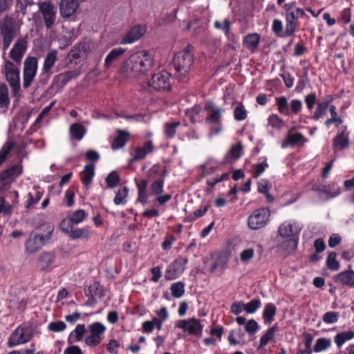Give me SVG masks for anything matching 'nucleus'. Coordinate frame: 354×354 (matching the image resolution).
<instances>
[{"label":"nucleus","instance_id":"obj_43","mask_svg":"<svg viewBox=\"0 0 354 354\" xmlns=\"http://www.w3.org/2000/svg\"><path fill=\"white\" fill-rule=\"evenodd\" d=\"M120 182V176L118 171H112L105 178V183L107 188L113 189L117 187Z\"/></svg>","mask_w":354,"mask_h":354},{"label":"nucleus","instance_id":"obj_50","mask_svg":"<svg viewBox=\"0 0 354 354\" xmlns=\"http://www.w3.org/2000/svg\"><path fill=\"white\" fill-rule=\"evenodd\" d=\"M128 193L129 189L126 186L120 188L116 192L115 196L113 199L114 204L116 205L125 204Z\"/></svg>","mask_w":354,"mask_h":354},{"label":"nucleus","instance_id":"obj_38","mask_svg":"<svg viewBox=\"0 0 354 354\" xmlns=\"http://www.w3.org/2000/svg\"><path fill=\"white\" fill-rule=\"evenodd\" d=\"M354 338V332L353 330L344 331L337 333L334 337V342L338 348H341L344 343Z\"/></svg>","mask_w":354,"mask_h":354},{"label":"nucleus","instance_id":"obj_35","mask_svg":"<svg viewBox=\"0 0 354 354\" xmlns=\"http://www.w3.org/2000/svg\"><path fill=\"white\" fill-rule=\"evenodd\" d=\"M86 133V128L80 123H74L70 126L69 133L71 139L80 141Z\"/></svg>","mask_w":354,"mask_h":354},{"label":"nucleus","instance_id":"obj_18","mask_svg":"<svg viewBox=\"0 0 354 354\" xmlns=\"http://www.w3.org/2000/svg\"><path fill=\"white\" fill-rule=\"evenodd\" d=\"M204 109L207 112L206 121L212 124L221 123L222 113L224 111V109L216 106L212 101L205 104Z\"/></svg>","mask_w":354,"mask_h":354},{"label":"nucleus","instance_id":"obj_49","mask_svg":"<svg viewBox=\"0 0 354 354\" xmlns=\"http://www.w3.org/2000/svg\"><path fill=\"white\" fill-rule=\"evenodd\" d=\"M272 31L273 33L279 37H288L290 35H286V30H283V23L280 19H274L272 24Z\"/></svg>","mask_w":354,"mask_h":354},{"label":"nucleus","instance_id":"obj_37","mask_svg":"<svg viewBox=\"0 0 354 354\" xmlns=\"http://www.w3.org/2000/svg\"><path fill=\"white\" fill-rule=\"evenodd\" d=\"M85 331L84 324H77L75 328L71 333L67 339L68 344H72L73 342L81 341Z\"/></svg>","mask_w":354,"mask_h":354},{"label":"nucleus","instance_id":"obj_54","mask_svg":"<svg viewBox=\"0 0 354 354\" xmlns=\"http://www.w3.org/2000/svg\"><path fill=\"white\" fill-rule=\"evenodd\" d=\"M268 123L272 128L280 129L283 126L284 121L277 114L272 113L268 118Z\"/></svg>","mask_w":354,"mask_h":354},{"label":"nucleus","instance_id":"obj_25","mask_svg":"<svg viewBox=\"0 0 354 354\" xmlns=\"http://www.w3.org/2000/svg\"><path fill=\"white\" fill-rule=\"evenodd\" d=\"M79 73L76 71H67L56 75L53 83L57 87H63L72 79L78 76Z\"/></svg>","mask_w":354,"mask_h":354},{"label":"nucleus","instance_id":"obj_36","mask_svg":"<svg viewBox=\"0 0 354 354\" xmlns=\"http://www.w3.org/2000/svg\"><path fill=\"white\" fill-rule=\"evenodd\" d=\"M277 313V307L272 303L266 304L263 310V319L266 324H271L274 319Z\"/></svg>","mask_w":354,"mask_h":354},{"label":"nucleus","instance_id":"obj_33","mask_svg":"<svg viewBox=\"0 0 354 354\" xmlns=\"http://www.w3.org/2000/svg\"><path fill=\"white\" fill-rule=\"evenodd\" d=\"M298 241V237L290 238L279 244L278 250L288 254L294 252L297 248Z\"/></svg>","mask_w":354,"mask_h":354},{"label":"nucleus","instance_id":"obj_40","mask_svg":"<svg viewBox=\"0 0 354 354\" xmlns=\"http://www.w3.org/2000/svg\"><path fill=\"white\" fill-rule=\"evenodd\" d=\"M328 109L327 102H319L317 104V108L313 115L308 118L313 120L317 121L326 115Z\"/></svg>","mask_w":354,"mask_h":354},{"label":"nucleus","instance_id":"obj_27","mask_svg":"<svg viewBox=\"0 0 354 354\" xmlns=\"http://www.w3.org/2000/svg\"><path fill=\"white\" fill-rule=\"evenodd\" d=\"M300 228L294 226L292 224L284 222L279 227V234L283 238L298 237Z\"/></svg>","mask_w":354,"mask_h":354},{"label":"nucleus","instance_id":"obj_41","mask_svg":"<svg viewBox=\"0 0 354 354\" xmlns=\"http://www.w3.org/2000/svg\"><path fill=\"white\" fill-rule=\"evenodd\" d=\"M68 236L73 240L78 239H88L91 236L89 227H85L73 229Z\"/></svg>","mask_w":354,"mask_h":354},{"label":"nucleus","instance_id":"obj_22","mask_svg":"<svg viewBox=\"0 0 354 354\" xmlns=\"http://www.w3.org/2000/svg\"><path fill=\"white\" fill-rule=\"evenodd\" d=\"M136 55L139 58L140 74H145L152 68L154 64L153 58L146 51L137 52Z\"/></svg>","mask_w":354,"mask_h":354},{"label":"nucleus","instance_id":"obj_10","mask_svg":"<svg viewBox=\"0 0 354 354\" xmlns=\"http://www.w3.org/2000/svg\"><path fill=\"white\" fill-rule=\"evenodd\" d=\"M5 75L6 80L12 88L13 94L16 95L20 89L19 70L10 61H6L5 62Z\"/></svg>","mask_w":354,"mask_h":354},{"label":"nucleus","instance_id":"obj_17","mask_svg":"<svg viewBox=\"0 0 354 354\" xmlns=\"http://www.w3.org/2000/svg\"><path fill=\"white\" fill-rule=\"evenodd\" d=\"M39 10L43 15L46 27L48 29L51 28L56 19L54 6L50 2L44 1L39 5Z\"/></svg>","mask_w":354,"mask_h":354},{"label":"nucleus","instance_id":"obj_58","mask_svg":"<svg viewBox=\"0 0 354 354\" xmlns=\"http://www.w3.org/2000/svg\"><path fill=\"white\" fill-rule=\"evenodd\" d=\"M43 196V192L40 191H37L35 194V196H34L31 193H28V198L25 203L26 209H30L31 206L37 204Z\"/></svg>","mask_w":354,"mask_h":354},{"label":"nucleus","instance_id":"obj_42","mask_svg":"<svg viewBox=\"0 0 354 354\" xmlns=\"http://www.w3.org/2000/svg\"><path fill=\"white\" fill-rule=\"evenodd\" d=\"M10 102L7 86L3 83H0V108L8 109Z\"/></svg>","mask_w":354,"mask_h":354},{"label":"nucleus","instance_id":"obj_13","mask_svg":"<svg viewBox=\"0 0 354 354\" xmlns=\"http://www.w3.org/2000/svg\"><path fill=\"white\" fill-rule=\"evenodd\" d=\"M283 15L286 20V35H293L298 26V19L306 16L305 12L302 8H296L294 11L284 13Z\"/></svg>","mask_w":354,"mask_h":354},{"label":"nucleus","instance_id":"obj_16","mask_svg":"<svg viewBox=\"0 0 354 354\" xmlns=\"http://www.w3.org/2000/svg\"><path fill=\"white\" fill-rule=\"evenodd\" d=\"M349 135L347 126H343L333 139L332 147L334 151H342L349 147Z\"/></svg>","mask_w":354,"mask_h":354},{"label":"nucleus","instance_id":"obj_31","mask_svg":"<svg viewBox=\"0 0 354 354\" xmlns=\"http://www.w3.org/2000/svg\"><path fill=\"white\" fill-rule=\"evenodd\" d=\"M261 37L258 33H250L243 39V44L251 52L254 53L259 47Z\"/></svg>","mask_w":354,"mask_h":354},{"label":"nucleus","instance_id":"obj_23","mask_svg":"<svg viewBox=\"0 0 354 354\" xmlns=\"http://www.w3.org/2000/svg\"><path fill=\"white\" fill-rule=\"evenodd\" d=\"M243 156V146L241 142L232 145L225 156L223 164H233Z\"/></svg>","mask_w":354,"mask_h":354},{"label":"nucleus","instance_id":"obj_11","mask_svg":"<svg viewBox=\"0 0 354 354\" xmlns=\"http://www.w3.org/2000/svg\"><path fill=\"white\" fill-rule=\"evenodd\" d=\"M28 332V327L25 324H20L12 332L7 343L8 346L12 348L15 346L28 342L32 336Z\"/></svg>","mask_w":354,"mask_h":354},{"label":"nucleus","instance_id":"obj_32","mask_svg":"<svg viewBox=\"0 0 354 354\" xmlns=\"http://www.w3.org/2000/svg\"><path fill=\"white\" fill-rule=\"evenodd\" d=\"M55 255L53 252H42L38 258L39 268L43 270H47L55 263Z\"/></svg>","mask_w":354,"mask_h":354},{"label":"nucleus","instance_id":"obj_9","mask_svg":"<svg viewBox=\"0 0 354 354\" xmlns=\"http://www.w3.org/2000/svg\"><path fill=\"white\" fill-rule=\"evenodd\" d=\"M270 217V210L261 207L254 210L248 218V225L252 230H259L263 227Z\"/></svg>","mask_w":354,"mask_h":354},{"label":"nucleus","instance_id":"obj_53","mask_svg":"<svg viewBox=\"0 0 354 354\" xmlns=\"http://www.w3.org/2000/svg\"><path fill=\"white\" fill-rule=\"evenodd\" d=\"M170 289L174 297L180 298L185 293V284L181 281L176 282L171 284Z\"/></svg>","mask_w":354,"mask_h":354},{"label":"nucleus","instance_id":"obj_14","mask_svg":"<svg viewBox=\"0 0 354 354\" xmlns=\"http://www.w3.org/2000/svg\"><path fill=\"white\" fill-rule=\"evenodd\" d=\"M176 327L188 332L191 335H198L202 333L203 326L196 318L180 319L176 323Z\"/></svg>","mask_w":354,"mask_h":354},{"label":"nucleus","instance_id":"obj_24","mask_svg":"<svg viewBox=\"0 0 354 354\" xmlns=\"http://www.w3.org/2000/svg\"><path fill=\"white\" fill-rule=\"evenodd\" d=\"M79 6L77 0H62L59 10L62 16L65 18L71 17Z\"/></svg>","mask_w":354,"mask_h":354},{"label":"nucleus","instance_id":"obj_20","mask_svg":"<svg viewBox=\"0 0 354 354\" xmlns=\"http://www.w3.org/2000/svg\"><path fill=\"white\" fill-rule=\"evenodd\" d=\"M334 282L349 288H354V270H346L335 275Z\"/></svg>","mask_w":354,"mask_h":354},{"label":"nucleus","instance_id":"obj_1","mask_svg":"<svg viewBox=\"0 0 354 354\" xmlns=\"http://www.w3.org/2000/svg\"><path fill=\"white\" fill-rule=\"evenodd\" d=\"M44 227V234L39 233L37 230H32L25 243V250L28 254H34L41 249L51 239L54 227L51 224H46L41 226Z\"/></svg>","mask_w":354,"mask_h":354},{"label":"nucleus","instance_id":"obj_26","mask_svg":"<svg viewBox=\"0 0 354 354\" xmlns=\"http://www.w3.org/2000/svg\"><path fill=\"white\" fill-rule=\"evenodd\" d=\"M95 176V166L93 164L90 163L86 165L81 173L80 179L86 189H88L93 183Z\"/></svg>","mask_w":354,"mask_h":354},{"label":"nucleus","instance_id":"obj_34","mask_svg":"<svg viewBox=\"0 0 354 354\" xmlns=\"http://www.w3.org/2000/svg\"><path fill=\"white\" fill-rule=\"evenodd\" d=\"M147 181L145 179H142L137 183L138 191L137 201L142 205H145L148 202L149 194H147Z\"/></svg>","mask_w":354,"mask_h":354},{"label":"nucleus","instance_id":"obj_60","mask_svg":"<svg viewBox=\"0 0 354 354\" xmlns=\"http://www.w3.org/2000/svg\"><path fill=\"white\" fill-rule=\"evenodd\" d=\"M261 304V302L259 299H252L248 303L245 304L244 310H245L247 313L253 314L260 308Z\"/></svg>","mask_w":354,"mask_h":354},{"label":"nucleus","instance_id":"obj_64","mask_svg":"<svg viewBox=\"0 0 354 354\" xmlns=\"http://www.w3.org/2000/svg\"><path fill=\"white\" fill-rule=\"evenodd\" d=\"M12 205L6 202L4 198L0 197V214L3 215H10L12 214Z\"/></svg>","mask_w":354,"mask_h":354},{"label":"nucleus","instance_id":"obj_7","mask_svg":"<svg viewBox=\"0 0 354 354\" xmlns=\"http://www.w3.org/2000/svg\"><path fill=\"white\" fill-rule=\"evenodd\" d=\"M38 68V60L35 57L28 56L24 64L23 86L28 88L30 86Z\"/></svg>","mask_w":354,"mask_h":354},{"label":"nucleus","instance_id":"obj_28","mask_svg":"<svg viewBox=\"0 0 354 354\" xmlns=\"http://www.w3.org/2000/svg\"><path fill=\"white\" fill-rule=\"evenodd\" d=\"M118 136L113 140L111 148L113 150H118L122 148L129 141L130 134L128 131L118 129Z\"/></svg>","mask_w":354,"mask_h":354},{"label":"nucleus","instance_id":"obj_39","mask_svg":"<svg viewBox=\"0 0 354 354\" xmlns=\"http://www.w3.org/2000/svg\"><path fill=\"white\" fill-rule=\"evenodd\" d=\"M279 326L275 324L272 327L269 328L266 333L261 337L259 340V347L262 348L266 346L268 342L272 340L274 337V333L278 331Z\"/></svg>","mask_w":354,"mask_h":354},{"label":"nucleus","instance_id":"obj_56","mask_svg":"<svg viewBox=\"0 0 354 354\" xmlns=\"http://www.w3.org/2000/svg\"><path fill=\"white\" fill-rule=\"evenodd\" d=\"M86 212L82 209H79L68 215L75 225L82 223L86 218Z\"/></svg>","mask_w":354,"mask_h":354},{"label":"nucleus","instance_id":"obj_19","mask_svg":"<svg viewBox=\"0 0 354 354\" xmlns=\"http://www.w3.org/2000/svg\"><path fill=\"white\" fill-rule=\"evenodd\" d=\"M27 49V42L24 39H19L10 50V57L17 63L21 62Z\"/></svg>","mask_w":354,"mask_h":354},{"label":"nucleus","instance_id":"obj_6","mask_svg":"<svg viewBox=\"0 0 354 354\" xmlns=\"http://www.w3.org/2000/svg\"><path fill=\"white\" fill-rule=\"evenodd\" d=\"M150 87L158 91H167L171 88V74L165 70L154 73L149 80Z\"/></svg>","mask_w":354,"mask_h":354},{"label":"nucleus","instance_id":"obj_51","mask_svg":"<svg viewBox=\"0 0 354 354\" xmlns=\"http://www.w3.org/2000/svg\"><path fill=\"white\" fill-rule=\"evenodd\" d=\"M331 345L330 339L321 337L317 339L316 343L313 347V351L315 353H319L328 348Z\"/></svg>","mask_w":354,"mask_h":354},{"label":"nucleus","instance_id":"obj_45","mask_svg":"<svg viewBox=\"0 0 354 354\" xmlns=\"http://www.w3.org/2000/svg\"><path fill=\"white\" fill-rule=\"evenodd\" d=\"M89 295H93L99 298H102L104 296V292L102 286L98 281H94L88 287V293L86 294V296L89 297Z\"/></svg>","mask_w":354,"mask_h":354},{"label":"nucleus","instance_id":"obj_8","mask_svg":"<svg viewBox=\"0 0 354 354\" xmlns=\"http://www.w3.org/2000/svg\"><path fill=\"white\" fill-rule=\"evenodd\" d=\"M57 61V50L52 49L49 50L44 58V62L43 64V67L41 68V72L39 75V82L44 85L47 84L49 80L53 71L52 68L54 66L55 64Z\"/></svg>","mask_w":354,"mask_h":354},{"label":"nucleus","instance_id":"obj_4","mask_svg":"<svg viewBox=\"0 0 354 354\" xmlns=\"http://www.w3.org/2000/svg\"><path fill=\"white\" fill-rule=\"evenodd\" d=\"M23 173L21 162L10 166L0 173V192L8 190L12 184Z\"/></svg>","mask_w":354,"mask_h":354},{"label":"nucleus","instance_id":"obj_29","mask_svg":"<svg viewBox=\"0 0 354 354\" xmlns=\"http://www.w3.org/2000/svg\"><path fill=\"white\" fill-rule=\"evenodd\" d=\"M153 150V145L151 140L147 141L141 147H137L133 156V160L138 161L143 160L148 153Z\"/></svg>","mask_w":354,"mask_h":354},{"label":"nucleus","instance_id":"obj_15","mask_svg":"<svg viewBox=\"0 0 354 354\" xmlns=\"http://www.w3.org/2000/svg\"><path fill=\"white\" fill-rule=\"evenodd\" d=\"M187 258L180 257L174 260L167 268L165 277L167 280H174L178 278L185 270V266L187 263Z\"/></svg>","mask_w":354,"mask_h":354},{"label":"nucleus","instance_id":"obj_59","mask_svg":"<svg viewBox=\"0 0 354 354\" xmlns=\"http://www.w3.org/2000/svg\"><path fill=\"white\" fill-rule=\"evenodd\" d=\"M74 225L75 224L73 223L71 218L67 216L66 218L62 220L59 224V229L62 232L69 235L73 230Z\"/></svg>","mask_w":354,"mask_h":354},{"label":"nucleus","instance_id":"obj_3","mask_svg":"<svg viewBox=\"0 0 354 354\" xmlns=\"http://www.w3.org/2000/svg\"><path fill=\"white\" fill-rule=\"evenodd\" d=\"M167 175L166 167H162L159 165H154L148 171V176L153 179L150 185V195L158 196L164 192L165 178Z\"/></svg>","mask_w":354,"mask_h":354},{"label":"nucleus","instance_id":"obj_30","mask_svg":"<svg viewBox=\"0 0 354 354\" xmlns=\"http://www.w3.org/2000/svg\"><path fill=\"white\" fill-rule=\"evenodd\" d=\"M126 51V49L119 47L112 49L106 55L104 59V68H109L112 64L118 60L119 57H121Z\"/></svg>","mask_w":354,"mask_h":354},{"label":"nucleus","instance_id":"obj_5","mask_svg":"<svg viewBox=\"0 0 354 354\" xmlns=\"http://www.w3.org/2000/svg\"><path fill=\"white\" fill-rule=\"evenodd\" d=\"M0 33L3 38V49L6 50L17 35L15 21L12 17L6 16L0 21Z\"/></svg>","mask_w":354,"mask_h":354},{"label":"nucleus","instance_id":"obj_12","mask_svg":"<svg viewBox=\"0 0 354 354\" xmlns=\"http://www.w3.org/2000/svg\"><path fill=\"white\" fill-rule=\"evenodd\" d=\"M139 63V58L136 55V53L132 54L122 63L120 68V73L127 77H138L140 75Z\"/></svg>","mask_w":354,"mask_h":354},{"label":"nucleus","instance_id":"obj_47","mask_svg":"<svg viewBox=\"0 0 354 354\" xmlns=\"http://www.w3.org/2000/svg\"><path fill=\"white\" fill-rule=\"evenodd\" d=\"M180 125V122H166L164 125V133L167 138H174L176 133V129Z\"/></svg>","mask_w":354,"mask_h":354},{"label":"nucleus","instance_id":"obj_57","mask_svg":"<svg viewBox=\"0 0 354 354\" xmlns=\"http://www.w3.org/2000/svg\"><path fill=\"white\" fill-rule=\"evenodd\" d=\"M302 102L299 99H293L289 105V115H297L302 109Z\"/></svg>","mask_w":354,"mask_h":354},{"label":"nucleus","instance_id":"obj_61","mask_svg":"<svg viewBox=\"0 0 354 354\" xmlns=\"http://www.w3.org/2000/svg\"><path fill=\"white\" fill-rule=\"evenodd\" d=\"M66 328V324L63 321L51 322L48 325V329L50 331L59 333Z\"/></svg>","mask_w":354,"mask_h":354},{"label":"nucleus","instance_id":"obj_52","mask_svg":"<svg viewBox=\"0 0 354 354\" xmlns=\"http://www.w3.org/2000/svg\"><path fill=\"white\" fill-rule=\"evenodd\" d=\"M234 118L236 121H242L248 118V111L242 103H239L234 108Z\"/></svg>","mask_w":354,"mask_h":354},{"label":"nucleus","instance_id":"obj_62","mask_svg":"<svg viewBox=\"0 0 354 354\" xmlns=\"http://www.w3.org/2000/svg\"><path fill=\"white\" fill-rule=\"evenodd\" d=\"M339 314L338 312L328 311L322 317V320L326 324H334L338 321Z\"/></svg>","mask_w":354,"mask_h":354},{"label":"nucleus","instance_id":"obj_63","mask_svg":"<svg viewBox=\"0 0 354 354\" xmlns=\"http://www.w3.org/2000/svg\"><path fill=\"white\" fill-rule=\"evenodd\" d=\"M271 188V184L268 180L263 178L257 183V190L259 193L267 194Z\"/></svg>","mask_w":354,"mask_h":354},{"label":"nucleus","instance_id":"obj_44","mask_svg":"<svg viewBox=\"0 0 354 354\" xmlns=\"http://www.w3.org/2000/svg\"><path fill=\"white\" fill-rule=\"evenodd\" d=\"M276 105L278 111L283 115L289 116V105L285 96L276 97Z\"/></svg>","mask_w":354,"mask_h":354},{"label":"nucleus","instance_id":"obj_46","mask_svg":"<svg viewBox=\"0 0 354 354\" xmlns=\"http://www.w3.org/2000/svg\"><path fill=\"white\" fill-rule=\"evenodd\" d=\"M326 266L328 269L332 271H337L339 269V262L337 260V253L330 252L326 261Z\"/></svg>","mask_w":354,"mask_h":354},{"label":"nucleus","instance_id":"obj_48","mask_svg":"<svg viewBox=\"0 0 354 354\" xmlns=\"http://www.w3.org/2000/svg\"><path fill=\"white\" fill-rule=\"evenodd\" d=\"M262 159H263L262 162L252 165L253 170L252 171V175L254 178L259 177L269 167L266 158L263 157Z\"/></svg>","mask_w":354,"mask_h":354},{"label":"nucleus","instance_id":"obj_2","mask_svg":"<svg viewBox=\"0 0 354 354\" xmlns=\"http://www.w3.org/2000/svg\"><path fill=\"white\" fill-rule=\"evenodd\" d=\"M194 47L187 45L183 50L176 53L173 59V65L176 74L180 77H185L191 70L194 63V55L192 53Z\"/></svg>","mask_w":354,"mask_h":354},{"label":"nucleus","instance_id":"obj_55","mask_svg":"<svg viewBox=\"0 0 354 354\" xmlns=\"http://www.w3.org/2000/svg\"><path fill=\"white\" fill-rule=\"evenodd\" d=\"M89 330L94 336L102 337L106 330V327L102 323L96 322L89 326Z\"/></svg>","mask_w":354,"mask_h":354},{"label":"nucleus","instance_id":"obj_21","mask_svg":"<svg viewBox=\"0 0 354 354\" xmlns=\"http://www.w3.org/2000/svg\"><path fill=\"white\" fill-rule=\"evenodd\" d=\"M145 32V29L142 26L136 25L123 37L120 44H132L140 39Z\"/></svg>","mask_w":354,"mask_h":354}]
</instances>
